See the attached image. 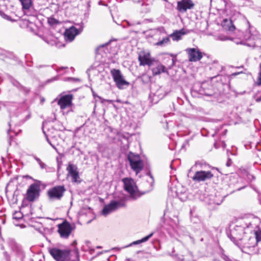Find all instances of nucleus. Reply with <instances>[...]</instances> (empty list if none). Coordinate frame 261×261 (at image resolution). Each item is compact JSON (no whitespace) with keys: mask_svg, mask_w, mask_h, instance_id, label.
I'll return each mask as SVG.
<instances>
[{"mask_svg":"<svg viewBox=\"0 0 261 261\" xmlns=\"http://www.w3.org/2000/svg\"><path fill=\"white\" fill-rule=\"evenodd\" d=\"M256 221V218L252 217L243 218L238 222L230 234H228L230 240L245 253L250 254L255 252L256 239L250 232L257 227Z\"/></svg>","mask_w":261,"mask_h":261,"instance_id":"f257e3e1","label":"nucleus"},{"mask_svg":"<svg viewBox=\"0 0 261 261\" xmlns=\"http://www.w3.org/2000/svg\"><path fill=\"white\" fill-rule=\"evenodd\" d=\"M48 251L53 258L56 261H79V252L75 250L73 253L75 258H71V251L69 249H60L57 247H49Z\"/></svg>","mask_w":261,"mask_h":261,"instance_id":"f03ea898","label":"nucleus"},{"mask_svg":"<svg viewBox=\"0 0 261 261\" xmlns=\"http://www.w3.org/2000/svg\"><path fill=\"white\" fill-rule=\"evenodd\" d=\"M132 169L138 174L144 168V163L140 155L129 152L127 156Z\"/></svg>","mask_w":261,"mask_h":261,"instance_id":"7ed1b4c3","label":"nucleus"},{"mask_svg":"<svg viewBox=\"0 0 261 261\" xmlns=\"http://www.w3.org/2000/svg\"><path fill=\"white\" fill-rule=\"evenodd\" d=\"M125 197H123L119 200H112L111 202L106 205L102 211V214L106 216L110 213L116 211L120 207L125 206Z\"/></svg>","mask_w":261,"mask_h":261,"instance_id":"20e7f679","label":"nucleus"},{"mask_svg":"<svg viewBox=\"0 0 261 261\" xmlns=\"http://www.w3.org/2000/svg\"><path fill=\"white\" fill-rule=\"evenodd\" d=\"M66 189L63 186H57L48 190L47 195L50 201L60 200L63 197Z\"/></svg>","mask_w":261,"mask_h":261,"instance_id":"39448f33","label":"nucleus"},{"mask_svg":"<svg viewBox=\"0 0 261 261\" xmlns=\"http://www.w3.org/2000/svg\"><path fill=\"white\" fill-rule=\"evenodd\" d=\"M124 183V189L129 193L130 197L133 199H136L139 197L137 190V188L136 184L132 178H125L122 179Z\"/></svg>","mask_w":261,"mask_h":261,"instance_id":"423d86ee","label":"nucleus"},{"mask_svg":"<svg viewBox=\"0 0 261 261\" xmlns=\"http://www.w3.org/2000/svg\"><path fill=\"white\" fill-rule=\"evenodd\" d=\"M111 73L117 87L119 89H123L124 86H128L129 83L126 81L119 69H113Z\"/></svg>","mask_w":261,"mask_h":261,"instance_id":"0eeeda50","label":"nucleus"},{"mask_svg":"<svg viewBox=\"0 0 261 261\" xmlns=\"http://www.w3.org/2000/svg\"><path fill=\"white\" fill-rule=\"evenodd\" d=\"M83 23L76 24V27H71L65 32V38L71 42L74 39L75 36L81 33L83 30Z\"/></svg>","mask_w":261,"mask_h":261,"instance_id":"6e6552de","label":"nucleus"},{"mask_svg":"<svg viewBox=\"0 0 261 261\" xmlns=\"http://www.w3.org/2000/svg\"><path fill=\"white\" fill-rule=\"evenodd\" d=\"M40 185L34 183L29 187L27 190V199L29 201H33L39 195Z\"/></svg>","mask_w":261,"mask_h":261,"instance_id":"1a4fd4ad","label":"nucleus"},{"mask_svg":"<svg viewBox=\"0 0 261 261\" xmlns=\"http://www.w3.org/2000/svg\"><path fill=\"white\" fill-rule=\"evenodd\" d=\"M214 176L213 174L210 171H199L195 172L192 179L197 182L204 181L210 179Z\"/></svg>","mask_w":261,"mask_h":261,"instance_id":"9d476101","label":"nucleus"},{"mask_svg":"<svg viewBox=\"0 0 261 261\" xmlns=\"http://www.w3.org/2000/svg\"><path fill=\"white\" fill-rule=\"evenodd\" d=\"M138 60L140 66L148 65V66L153 65L155 61L154 59L151 58L150 53L145 52H141L139 54Z\"/></svg>","mask_w":261,"mask_h":261,"instance_id":"9b49d317","label":"nucleus"},{"mask_svg":"<svg viewBox=\"0 0 261 261\" xmlns=\"http://www.w3.org/2000/svg\"><path fill=\"white\" fill-rule=\"evenodd\" d=\"M72 231V227L69 223L65 221L58 225V232L63 238H67Z\"/></svg>","mask_w":261,"mask_h":261,"instance_id":"f8f14e48","label":"nucleus"},{"mask_svg":"<svg viewBox=\"0 0 261 261\" xmlns=\"http://www.w3.org/2000/svg\"><path fill=\"white\" fill-rule=\"evenodd\" d=\"M248 24L249 30L246 31L245 34L244 35V39L248 41H250V43L248 44L250 46H254L255 45V40L258 38V33L255 32L254 33H251V27L248 21H247Z\"/></svg>","mask_w":261,"mask_h":261,"instance_id":"ddd939ff","label":"nucleus"},{"mask_svg":"<svg viewBox=\"0 0 261 261\" xmlns=\"http://www.w3.org/2000/svg\"><path fill=\"white\" fill-rule=\"evenodd\" d=\"M186 51L188 55L190 62H197L202 58V53L198 49L190 48L186 49Z\"/></svg>","mask_w":261,"mask_h":261,"instance_id":"4468645a","label":"nucleus"},{"mask_svg":"<svg viewBox=\"0 0 261 261\" xmlns=\"http://www.w3.org/2000/svg\"><path fill=\"white\" fill-rule=\"evenodd\" d=\"M72 95H66L62 96L58 100V104L61 109L70 107L72 105Z\"/></svg>","mask_w":261,"mask_h":261,"instance_id":"2eb2a0df","label":"nucleus"},{"mask_svg":"<svg viewBox=\"0 0 261 261\" xmlns=\"http://www.w3.org/2000/svg\"><path fill=\"white\" fill-rule=\"evenodd\" d=\"M194 4L191 0H181L177 2V9L181 12H186L188 9H193Z\"/></svg>","mask_w":261,"mask_h":261,"instance_id":"dca6fc26","label":"nucleus"},{"mask_svg":"<svg viewBox=\"0 0 261 261\" xmlns=\"http://www.w3.org/2000/svg\"><path fill=\"white\" fill-rule=\"evenodd\" d=\"M67 170L68 171V175L72 177V181L77 182L79 174L77 167L73 164H69L67 167Z\"/></svg>","mask_w":261,"mask_h":261,"instance_id":"f3484780","label":"nucleus"},{"mask_svg":"<svg viewBox=\"0 0 261 261\" xmlns=\"http://www.w3.org/2000/svg\"><path fill=\"white\" fill-rule=\"evenodd\" d=\"M189 33V31L182 29L180 30H175L173 33L169 35V37H171L173 41H178L181 39L182 36Z\"/></svg>","mask_w":261,"mask_h":261,"instance_id":"a211bd4d","label":"nucleus"},{"mask_svg":"<svg viewBox=\"0 0 261 261\" xmlns=\"http://www.w3.org/2000/svg\"><path fill=\"white\" fill-rule=\"evenodd\" d=\"M8 244L11 249L17 253L21 252V248L20 246L12 239H9L7 240Z\"/></svg>","mask_w":261,"mask_h":261,"instance_id":"6ab92c4d","label":"nucleus"},{"mask_svg":"<svg viewBox=\"0 0 261 261\" xmlns=\"http://www.w3.org/2000/svg\"><path fill=\"white\" fill-rule=\"evenodd\" d=\"M222 25L224 29L230 32L233 31L236 29L235 26L230 19H224L222 22Z\"/></svg>","mask_w":261,"mask_h":261,"instance_id":"aec40b11","label":"nucleus"},{"mask_svg":"<svg viewBox=\"0 0 261 261\" xmlns=\"http://www.w3.org/2000/svg\"><path fill=\"white\" fill-rule=\"evenodd\" d=\"M165 68V66L160 63H158L155 67L152 69V74L153 75H157L161 73L166 72V70Z\"/></svg>","mask_w":261,"mask_h":261,"instance_id":"412c9836","label":"nucleus"},{"mask_svg":"<svg viewBox=\"0 0 261 261\" xmlns=\"http://www.w3.org/2000/svg\"><path fill=\"white\" fill-rule=\"evenodd\" d=\"M12 84L15 86L19 91L22 92L24 94H28L30 90L28 87H24L20 84L18 82L14 81L12 82Z\"/></svg>","mask_w":261,"mask_h":261,"instance_id":"4be33fe9","label":"nucleus"},{"mask_svg":"<svg viewBox=\"0 0 261 261\" xmlns=\"http://www.w3.org/2000/svg\"><path fill=\"white\" fill-rule=\"evenodd\" d=\"M153 234V233L152 232L150 234H149V235H148L147 236L144 237L143 238H142L141 240L133 242L132 243L129 244L125 247L131 246L133 245H137V244H140L143 242H145L148 241L152 236Z\"/></svg>","mask_w":261,"mask_h":261,"instance_id":"5701e85b","label":"nucleus"},{"mask_svg":"<svg viewBox=\"0 0 261 261\" xmlns=\"http://www.w3.org/2000/svg\"><path fill=\"white\" fill-rule=\"evenodd\" d=\"M252 236H254L256 239V245L261 243V230L253 231L250 232Z\"/></svg>","mask_w":261,"mask_h":261,"instance_id":"b1692460","label":"nucleus"},{"mask_svg":"<svg viewBox=\"0 0 261 261\" xmlns=\"http://www.w3.org/2000/svg\"><path fill=\"white\" fill-rule=\"evenodd\" d=\"M23 9L28 10L31 6V0H20Z\"/></svg>","mask_w":261,"mask_h":261,"instance_id":"393cba45","label":"nucleus"},{"mask_svg":"<svg viewBox=\"0 0 261 261\" xmlns=\"http://www.w3.org/2000/svg\"><path fill=\"white\" fill-rule=\"evenodd\" d=\"M170 42L169 37H167L165 38H163L161 41H158L155 43V45L157 46H164Z\"/></svg>","mask_w":261,"mask_h":261,"instance_id":"a878e982","label":"nucleus"},{"mask_svg":"<svg viewBox=\"0 0 261 261\" xmlns=\"http://www.w3.org/2000/svg\"><path fill=\"white\" fill-rule=\"evenodd\" d=\"M34 159L36 161L37 163L39 165L41 169H45L46 168L47 165L43 163L41 159L37 157L36 156H33Z\"/></svg>","mask_w":261,"mask_h":261,"instance_id":"bb28decb","label":"nucleus"},{"mask_svg":"<svg viewBox=\"0 0 261 261\" xmlns=\"http://www.w3.org/2000/svg\"><path fill=\"white\" fill-rule=\"evenodd\" d=\"M8 1L6 0H0V12L5 11L7 10V4Z\"/></svg>","mask_w":261,"mask_h":261,"instance_id":"cd10ccee","label":"nucleus"},{"mask_svg":"<svg viewBox=\"0 0 261 261\" xmlns=\"http://www.w3.org/2000/svg\"><path fill=\"white\" fill-rule=\"evenodd\" d=\"M1 16L4 19L9 20V21H13V19L11 18V16L8 15V14L5 13V11L0 12Z\"/></svg>","mask_w":261,"mask_h":261,"instance_id":"c85d7f7f","label":"nucleus"},{"mask_svg":"<svg viewBox=\"0 0 261 261\" xmlns=\"http://www.w3.org/2000/svg\"><path fill=\"white\" fill-rule=\"evenodd\" d=\"M48 22L50 25H55L59 23L58 21L54 18H49L48 19Z\"/></svg>","mask_w":261,"mask_h":261,"instance_id":"c756f323","label":"nucleus"},{"mask_svg":"<svg viewBox=\"0 0 261 261\" xmlns=\"http://www.w3.org/2000/svg\"><path fill=\"white\" fill-rule=\"evenodd\" d=\"M256 84L258 86L261 85V63L259 65V71L258 73V76L257 78V81L256 82Z\"/></svg>","mask_w":261,"mask_h":261,"instance_id":"7c9ffc66","label":"nucleus"},{"mask_svg":"<svg viewBox=\"0 0 261 261\" xmlns=\"http://www.w3.org/2000/svg\"><path fill=\"white\" fill-rule=\"evenodd\" d=\"M22 217V215L20 212H16L13 215V218L15 219H19L21 218Z\"/></svg>","mask_w":261,"mask_h":261,"instance_id":"2f4dec72","label":"nucleus"},{"mask_svg":"<svg viewBox=\"0 0 261 261\" xmlns=\"http://www.w3.org/2000/svg\"><path fill=\"white\" fill-rule=\"evenodd\" d=\"M96 70L94 68H91L88 69V72H89V74L96 73Z\"/></svg>","mask_w":261,"mask_h":261,"instance_id":"473e14b6","label":"nucleus"},{"mask_svg":"<svg viewBox=\"0 0 261 261\" xmlns=\"http://www.w3.org/2000/svg\"><path fill=\"white\" fill-rule=\"evenodd\" d=\"M231 164H232L231 160L230 159H228L227 160V162L226 163V166L229 167V166H231Z\"/></svg>","mask_w":261,"mask_h":261,"instance_id":"72a5a7b5","label":"nucleus"},{"mask_svg":"<svg viewBox=\"0 0 261 261\" xmlns=\"http://www.w3.org/2000/svg\"><path fill=\"white\" fill-rule=\"evenodd\" d=\"M66 68H67V67H59V68L56 69V71L57 72H60L61 70H62L63 69H65Z\"/></svg>","mask_w":261,"mask_h":261,"instance_id":"f704fd0d","label":"nucleus"},{"mask_svg":"<svg viewBox=\"0 0 261 261\" xmlns=\"http://www.w3.org/2000/svg\"><path fill=\"white\" fill-rule=\"evenodd\" d=\"M57 79H58V76H55L54 78L48 80V82H51V81H54L57 80Z\"/></svg>","mask_w":261,"mask_h":261,"instance_id":"c9c22d12","label":"nucleus"},{"mask_svg":"<svg viewBox=\"0 0 261 261\" xmlns=\"http://www.w3.org/2000/svg\"><path fill=\"white\" fill-rule=\"evenodd\" d=\"M219 38H220V40H221L222 41L226 40L227 39V38L226 37H219Z\"/></svg>","mask_w":261,"mask_h":261,"instance_id":"e433bc0d","label":"nucleus"},{"mask_svg":"<svg viewBox=\"0 0 261 261\" xmlns=\"http://www.w3.org/2000/svg\"><path fill=\"white\" fill-rule=\"evenodd\" d=\"M241 73H242V72H235V73H232V76H236V75H238V74H240Z\"/></svg>","mask_w":261,"mask_h":261,"instance_id":"4c0bfd02","label":"nucleus"},{"mask_svg":"<svg viewBox=\"0 0 261 261\" xmlns=\"http://www.w3.org/2000/svg\"><path fill=\"white\" fill-rule=\"evenodd\" d=\"M14 121V120L11 119L10 122L9 123V125L10 126H11V123H13Z\"/></svg>","mask_w":261,"mask_h":261,"instance_id":"58836bf2","label":"nucleus"},{"mask_svg":"<svg viewBox=\"0 0 261 261\" xmlns=\"http://www.w3.org/2000/svg\"><path fill=\"white\" fill-rule=\"evenodd\" d=\"M221 202V201H220V202H217V201H213V203H216V204H219Z\"/></svg>","mask_w":261,"mask_h":261,"instance_id":"ea45409f","label":"nucleus"},{"mask_svg":"<svg viewBox=\"0 0 261 261\" xmlns=\"http://www.w3.org/2000/svg\"><path fill=\"white\" fill-rule=\"evenodd\" d=\"M159 30H160L161 32L162 31H165V30L164 29V28H159L158 29Z\"/></svg>","mask_w":261,"mask_h":261,"instance_id":"a19ab883","label":"nucleus"},{"mask_svg":"<svg viewBox=\"0 0 261 261\" xmlns=\"http://www.w3.org/2000/svg\"><path fill=\"white\" fill-rule=\"evenodd\" d=\"M47 141L53 147H54V146L51 144L48 139H47Z\"/></svg>","mask_w":261,"mask_h":261,"instance_id":"79ce46f5","label":"nucleus"},{"mask_svg":"<svg viewBox=\"0 0 261 261\" xmlns=\"http://www.w3.org/2000/svg\"><path fill=\"white\" fill-rule=\"evenodd\" d=\"M47 141L53 147H54V146L51 144L48 139H47Z\"/></svg>","mask_w":261,"mask_h":261,"instance_id":"37998d69","label":"nucleus"},{"mask_svg":"<svg viewBox=\"0 0 261 261\" xmlns=\"http://www.w3.org/2000/svg\"><path fill=\"white\" fill-rule=\"evenodd\" d=\"M225 261H231L230 259H229L228 258L226 257L225 258Z\"/></svg>","mask_w":261,"mask_h":261,"instance_id":"c03bdc74","label":"nucleus"},{"mask_svg":"<svg viewBox=\"0 0 261 261\" xmlns=\"http://www.w3.org/2000/svg\"><path fill=\"white\" fill-rule=\"evenodd\" d=\"M117 102H120V99H117L116 100Z\"/></svg>","mask_w":261,"mask_h":261,"instance_id":"a18cd8bd","label":"nucleus"},{"mask_svg":"<svg viewBox=\"0 0 261 261\" xmlns=\"http://www.w3.org/2000/svg\"><path fill=\"white\" fill-rule=\"evenodd\" d=\"M260 100H261V99H257V101H260Z\"/></svg>","mask_w":261,"mask_h":261,"instance_id":"49530a36","label":"nucleus"},{"mask_svg":"<svg viewBox=\"0 0 261 261\" xmlns=\"http://www.w3.org/2000/svg\"><path fill=\"white\" fill-rule=\"evenodd\" d=\"M195 164H196V165H200V164H199V163H197V162H196Z\"/></svg>","mask_w":261,"mask_h":261,"instance_id":"de8ad7c7","label":"nucleus"},{"mask_svg":"<svg viewBox=\"0 0 261 261\" xmlns=\"http://www.w3.org/2000/svg\"><path fill=\"white\" fill-rule=\"evenodd\" d=\"M97 248H101V247H100V246H97Z\"/></svg>","mask_w":261,"mask_h":261,"instance_id":"09e8293b","label":"nucleus"},{"mask_svg":"<svg viewBox=\"0 0 261 261\" xmlns=\"http://www.w3.org/2000/svg\"><path fill=\"white\" fill-rule=\"evenodd\" d=\"M225 145H226L225 144H223V147H225Z\"/></svg>","mask_w":261,"mask_h":261,"instance_id":"8fccbe9b","label":"nucleus"},{"mask_svg":"<svg viewBox=\"0 0 261 261\" xmlns=\"http://www.w3.org/2000/svg\"><path fill=\"white\" fill-rule=\"evenodd\" d=\"M10 131H11V130H10V129H9V130H8V133H9Z\"/></svg>","mask_w":261,"mask_h":261,"instance_id":"3c124183","label":"nucleus"},{"mask_svg":"<svg viewBox=\"0 0 261 261\" xmlns=\"http://www.w3.org/2000/svg\"><path fill=\"white\" fill-rule=\"evenodd\" d=\"M101 254V252H99V253H98V255H99V254Z\"/></svg>","mask_w":261,"mask_h":261,"instance_id":"603ef678","label":"nucleus"}]
</instances>
